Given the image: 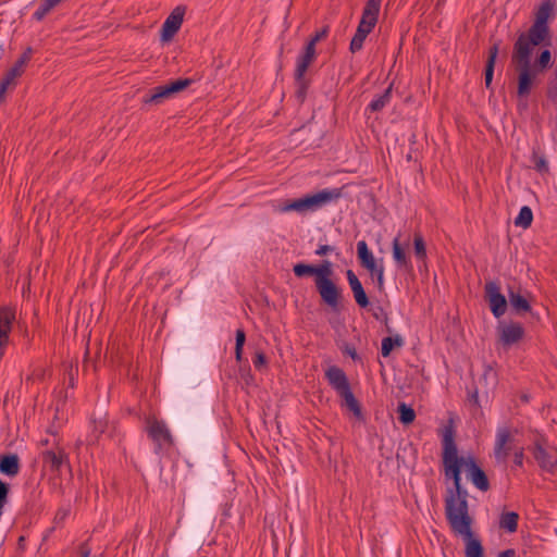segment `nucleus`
<instances>
[{
  "mask_svg": "<svg viewBox=\"0 0 557 557\" xmlns=\"http://www.w3.org/2000/svg\"><path fill=\"white\" fill-rule=\"evenodd\" d=\"M69 515V510L67 509H61L57 512V516H55V519L58 520H63L66 518V516Z\"/></svg>",
  "mask_w": 557,
  "mask_h": 557,
  "instance_id": "50",
  "label": "nucleus"
},
{
  "mask_svg": "<svg viewBox=\"0 0 557 557\" xmlns=\"http://www.w3.org/2000/svg\"><path fill=\"white\" fill-rule=\"evenodd\" d=\"M357 253L362 267H364L367 270L375 269V259L372 252L369 250L368 245L364 240L358 242Z\"/></svg>",
  "mask_w": 557,
  "mask_h": 557,
  "instance_id": "21",
  "label": "nucleus"
},
{
  "mask_svg": "<svg viewBox=\"0 0 557 557\" xmlns=\"http://www.w3.org/2000/svg\"><path fill=\"white\" fill-rule=\"evenodd\" d=\"M376 23L377 17L372 16V14H367L362 12L361 20L357 27L356 34L350 41L349 49L352 53L359 51L362 48V45L367 36L372 32Z\"/></svg>",
  "mask_w": 557,
  "mask_h": 557,
  "instance_id": "11",
  "label": "nucleus"
},
{
  "mask_svg": "<svg viewBox=\"0 0 557 557\" xmlns=\"http://www.w3.org/2000/svg\"><path fill=\"white\" fill-rule=\"evenodd\" d=\"M294 274L298 277L313 275L315 277V265L297 263L293 268Z\"/></svg>",
  "mask_w": 557,
  "mask_h": 557,
  "instance_id": "33",
  "label": "nucleus"
},
{
  "mask_svg": "<svg viewBox=\"0 0 557 557\" xmlns=\"http://www.w3.org/2000/svg\"><path fill=\"white\" fill-rule=\"evenodd\" d=\"M148 434L159 448L171 446L173 438L166 424L159 420L148 421Z\"/></svg>",
  "mask_w": 557,
  "mask_h": 557,
  "instance_id": "15",
  "label": "nucleus"
},
{
  "mask_svg": "<svg viewBox=\"0 0 557 557\" xmlns=\"http://www.w3.org/2000/svg\"><path fill=\"white\" fill-rule=\"evenodd\" d=\"M516 430L509 426H500L496 431L494 444V457L498 463H506L509 454L515 450Z\"/></svg>",
  "mask_w": 557,
  "mask_h": 557,
  "instance_id": "6",
  "label": "nucleus"
},
{
  "mask_svg": "<svg viewBox=\"0 0 557 557\" xmlns=\"http://www.w3.org/2000/svg\"><path fill=\"white\" fill-rule=\"evenodd\" d=\"M513 451V461L517 466L521 467L522 466V462H523V448H518Z\"/></svg>",
  "mask_w": 557,
  "mask_h": 557,
  "instance_id": "45",
  "label": "nucleus"
},
{
  "mask_svg": "<svg viewBox=\"0 0 557 557\" xmlns=\"http://www.w3.org/2000/svg\"><path fill=\"white\" fill-rule=\"evenodd\" d=\"M78 555H79V557H89L90 556V548L88 547V545L86 543H83L78 547Z\"/></svg>",
  "mask_w": 557,
  "mask_h": 557,
  "instance_id": "46",
  "label": "nucleus"
},
{
  "mask_svg": "<svg viewBox=\"0 0 557 557\" xmlns=\"http://www.w3.org/2000/svg\"><path fill=\"white\" fill-rule=\"evenodd\" d=\"M532 48L523 47L521 44L513 45L511 62L518 74L517 95L519 99H527L532 88L537 84L539 72L531 67Z\"/></svg>",
  "mask_w": 557,
  "mask_h": 557,
  "instance_id": "2",
  "label": "nucleus"
},
{
  "mask_svg": "<svg viewBox=\"0 0 557 557\" xmlns=\"http://www.w3.org/2000/svg\"><path fill=\"white\" fill-rule=\"evenodd\" d=\"M341 191L338 189L333 190H321L313 195H308L304 198L295 199L292 201H287L284 205L278 207V211L281 212H288V211H296V212H306V211H312L318 208H321L322 206L339 198Z\"/></svg>",
  "mask_w": 557,
  "mask_h": 557,
  "instance_id": "5",
  "label": "nucleus"
},
{
  "mask_svg": "<svg viewBox=\"0 0 557 557\" xmlns=\"http://www.w3.org/2000/svg\"><path fill=\"white\" fill-rule=\"evenodd\" d=\"M508 298H509V305H510L511 309L517 314H523L531 310V306H530L528 299L524 296H522L520 293L515 292L511 287L508 288Z\"/></svg>",
  "mask_w": 557,
  "mask_h": 557,
  "instance_id": "20",
  "label": "nucleus"
},
{
  "mask_svg": "<svg viewBox=\"0 0 557 557\" xmlns=\"http://www.w3.org/2000/svg\"><path fill=\"white\" fill-rule=\"evenodd\" d=\"M499 343L508 348L519 343L524 336V329L520 323L510 322L498 326Z\"/></svg>",
  "mask_w": 557,
  "mask_h": 557,
  "instance_id": "13",
  "label": "nucleus"
},
{
  "mask_svg": "<svg viewBox=\"0 0 557 557\" xmlns=\"http://www.w3.org/2000/svg\"><path fill=\"white\" fill-rule=\"evenodd\" d=\"M185 9L176 7L166 17L161 29V40L163 42L170 41L173 36L178 32L184 20Z\"/></svg>",
  "mask_w": 557,
  "mask_h": 557,
  "instance_id": "14",
  "label": "nucleus"
},
{
  "mask_svg": "<svg viewBox=\"0 0 557 557\" xmlns=\"http://www.w3.org/2000/svg\"><path fill=\"white\" fill-rule=\"evenodd\" d=\"M332 250V247L329 246V245H322L318 248V250L315 251V253L318 256H324L326 255L327 252H330Z\"/></svg>",
  "mask_w": 557,
  "mask_h": 557,
  "instance_id": "48",
  "label": "nucleus"
},
{
  "mask_svg": "<svg viewBox=\"0 0 557 557\" xmlns=\"http://www.w3.org/2000/svg\"><path fill=\"white\" fill-rule=\"evenodd\" d=\"M453 533L465 541V557H484V549L479 539L472 532L473 518L465 513L459 517L446 518Z\"/></svg>",
  "mask_w": 557,
  "mask_h": 557,
  "instance_id": "4",
  "label": "nucleus"
},
{
  "mask_svg": "<svg viewBox=\"0 0 557 557\" xmlns=\"http://www.w3.org/2000/svg\"><path fill=\"white\" fill-rule=\"evenodd\" d=\"M51 10L52 7L44 0L34 13V18H36L37 21H41Z\"/></svg>",
  "mask_w": 557,
  "mask_h": 557,
  "instance_id": "36",
  "label": "nucleus"
},
{
  "mask_svg": "<svg viewBox=\"0 0 557 557\" xmlns=\"http://www.w3.org/2000/svg\"><path fill=\"white\" fill-rule=\"evenodd\" d=\"M47 3H49L52 9L58 4L60 3L62 0H45Z\"/></svg>",
  "mask_w": 557,
  "mask_h": 557,
  "instance_id": "52",
  "label": "nucleus"
},
{
  "mask_svg": "<svg viewBox=\"0 0 557 557\" xmlns=\"http://www.w3.org/2000/svg\"><path fill=\"white\" fill-rule=\"evenodd\" d=\"M333 274L332 264L330 261H323L320 265H315L314 283L330 281Z\"/></svg>",
  "mask_w": 557,
  "mask_h": 557,
  "instance_id": "28",
  "label": "nucleus"
},
{
  "mask_svg": "<svg viewBox=\"0 0 557 557\" xmlns=\"http://www.w3.org/2000/svg\"><path fill=\"white\" fill-rule=\"evenodd\" d=\"M533 455L543 470L554 472L557 466V449L554 446H550L544 440H540L534 445Z\"/></svg>",
  "mask_w": 557,
  "mask_h": 557,
  "instance_id": "8",
  "label": "nucleus"
},
{
  "mask_svg": "<svg viewBox=\"0 0 557 557\" xmlns=\"http://www.w3.org/2000/svg\"><path fill=\"white\" fill-rule=\"evenodd\" d=\"M534 164H535V169L539 172H547L548 171V164L544 157L534 156Z\"/></svg>",
  "mask_w": 557,
  "mask_h": 557,
  "instance_id": "39",
  "label": "nucleus"
},
{
  "mask_svg": "<svg viewBox=\"0 0 557 557\" xmlns=\"http://www.w3.org/2000/svg\"><path fill=\"white\" fill-rule=\"evenodd\" d=\"M253 366L257 369H262L267 366V357L262 351H257L253 358Z\"/></svg>",
  "mask_w": 557,
  "mask_h": 557,
  "instance_id": "38",
  "label": "nucleus"
},
{
  "mask_svg": "<svg viewBox=\"0 0 557 557\" xmlns=\"http://www.w3.org/2000/svg\"><path fill=\"white\" fill-rule=\"evenodd\" d=\"M315 59V47H313L312 42H308L304 53L298 58L297 67L295 72V78L299 85V95L302 96L306 88L305 83V74L310 66V64Z\"/></svg>",
  "mask_w": 557,
  "mask_h": 557,
  "instance_id": "12",
  "label": "nucleus"
},
{
  "mask_svg": "<svg viewBox=\"0 0 557 557\" xmlns=\"http://www.w3.org/2000/svg\"><path fill=\"white\" fill-rule=\"evenodd\" d=\"M42 462L52 472H60L61 468L67 463V454L64 449L57 447L42 453Z\"/></svg>",
  "mask_w": 557,
  "mask_h": 557,
  "instance_id": "16",
  "label": "nucleus"
},
{
  "mask_svg": "<svg viewBox=\"0 0 557 557\" xmlns=\"http://www.w3.org/2000/svg\"><path fill=\"white\" fill-rule=\"evenodd\" d=\"M106 425L107 422L103 419H100L99 421H94V433L96 434V437H98L100 434L104 432Z\"/></svg>",
  "mask_w": 557,
  "mask_h": 557,
  "instance_id": "42",
  "label": "nucleus"
},
{
  "mask_svg": "<svg viewBox=\"0 0 557 557\" xmlns=\"http://www.w3.org/2000/svg\"><path fill=\"white\" fill-rule=\"evenodd\" d=\"M346 275H347V280H348L349 286L351 288V292L354 294V298H355L356 302L361 308L368 307V305H369L368 296L362 287L361 282L357 277V275L351 270H348L346 272Z\"/></svg>",
  "mask_w": 557,
  "mask_h": 557,
  "instance_id": "18",
  "label": "nucleus"
},
{
  "mask_svg": "<svg viewBox=\"0 0 557 557\" xmlns=\"http://www.w3.org/2000/svg\"><path fill=\"white\" fill-rule=\"evenodd\" d=\"M315 288L322 301L333 311H338L343 299L341 288L332 281L315 283Z\"/></svg>",
  "mask_w": 557,
  "mask_h": 557,
  "instance_id": "9",
  "label": "nucleus"
},
{
  "mask_svg": "<svg viewBox=\"0 0 557 557\" xmlns=\"http://www.w3.org/2000/svg\"><path fill=\"white\" fill-rule=\"evenodd\" d=\"M497 557H516V550L515 549H506L498 554Z\"/></svg>",
  "mask_w": 557,
  "mask_h": 557,
  "instance_id": "49",
  "label": "nucleus"
},
{
  "mask_svg": "<svg viewBox=\"0 0 557 557\" xmlns=\"http://www.w3.org/2000/svg\"><path fill=\"white\" fill-rule=\"evenodd\" d=\"M553 65L552 62V53L549 50L545 49L543 50L537 59L535 60L534 64H531V67L542 74L545 70L549 69Z\"/></svg>",
  "mask_w": 557,
  "mask_h": 557,
  "instance_id": "24",
  "label": "nucleus"
},
{
  "mask_svg": "<svg viewBox=\"0 0 557 557\" xmlns=\"http://www.w3.org/2000/svg\"><path fill=\"white\" fill-rule=\"evenodd\" d=\"M325 376L327 377L332 387L336 389L339 395L350 388L345 372L338 367L329 368L325 372Z\"/></svg>",
  "mask_w": 557,
  "mask_h": 557,
  "instance_id": "17",
  "label": "nucleus"
},
{
  "mask_svg": "<svg viewBox=\"0 0 557 557\" xmlns=\"http://www.w3.org/2000/svg\"><path fill=\"white\" fill-rule=\"evenodd\" d=\"M33 54V49L28 47L23 54L17 59L16 63L25 69L26 64L29 62Z\"/></svg>",
  "mask_w": 557,
  "mask_h": 557,
  "instance_id": "40",
  "label": "nucleus"
},
{
  "mask_svg": "<svg viewBox=\"0 0 557 557\" xmlns=\"http://www.w3.org/2000/svg\"><path fill=\"white\" fill-rule=\"evenodd\" d=\"M191 84V79H177L168 85L158 86L150 90V95L144 99L145 103L160 104L165 99L173 97L175 94L183 91Z\"/></svg>",
  "mask_w": 557,
  "mask_h": 557,
  "instance_id": "7",
  "label": "nucleus"
},
{
  "mask_svg": "<svg viewBox=\"0 0 557 557\" xmlns=\"http://www.w3.org/2000/svg\"><path fill=\"white\" fill-rule=\"evenodd\" d=\"M485 298L495 318H500L505 314L508 302L506 297L500 293V287L496 282H487L485 284Z\"/></svg>",
  "mask_w": 557,
  "mask_h": 557,
  "instance_id": "10",
  "label": "nucleus"
},
{
  "mask_svg": "<svg viewBox=\"0 0 557 557\" xmlns=\"http://www.w3.org/2000/svg\"><path fill=\"white\" fill-rule=\"evenodd\" d=\"M20 459L15 454L10 455H1L0 456V472L9 475L15 476L20 472Z\"/></svg>",
  "mask_w": 557,
  "mask_h": 557,
  "instance_id": "19",
  "label": "nucleus"
},
{
  "mask_svg": "<svg viewBox=\"0 0 557 557\" xmlns=\"http://www.w3.org/2000/svg\"><path fill=\"white\" fill-rule=\"evenodd\" d=\"M242 354H243V348L235 347V355H236L237 360L242 359Z\"/></svg>",
  "mask_w": 557,
  "mask_h": 557,
  "instance_id": "51",
  "label": "nucleus"
},
{
  "mask_svg": "<svg viewBox=\"0 0 557 557\" xmlns=\"http://www.w3.org/2000/svg\"><path fill=\"white\" fill-rule=\"evenodd\" d=\"M246 341V334L245 332L239 329L236 331V345L235 347L243 348Z\"/></svg>",
  "mask_w": 557,
  "mask_h": 557,
  "instance_id": "44",
  "label": "nucleus"
},
{
  "mask_svg": "<svg viewBox=\"0 0 557 557\" xmlns=\"http://www.w3.org/2000/svg\"><path fill=\"white\" fill-rule=\"evenodd\" d=\"M24 71L25 69L15 62L14 65L7 72V74L3 76L1 81L9 85L14 84V79L22 76Z\"/></svg>",
  "mask_w": 557,
  "mask_h": 557,
  "instance_id": "32",
  "label": "nucleus"
},
{
  "mask_svg": "<svg viewBox=\"0 0 557 557\" xmlns=\"http://www.w3.org/2000/svg\"><path fill=\"white\" fill-rule=\"evenodd\" d=\"M327 35V28H323L320 32H318L310 40L309 42L313 44V47H315L317 42L324 39Z\"/></svg>",
  "mask_w": 557,
  "mask_h": 557,
  "instance_id": "43",
  "label": "nucleus"
},
{
  "mask_svg": "<svg viewBox=\"0 0 557 557\" xmlns=\"http://www.w3.org/2000/svg\"><path fill=\"white\" fill-rule=\"evenodd\" d=\"M553 12V4L550 2H544L539 8L535 14V21L527 33H522L518 36L515 45L521 44L523 47L532 48L544 44L549 38V28L547 21Z\"/></svg>",
  "mask_w": 557,
  "mask_h": 557,
  "instance_id": "3",
  "label": "nucleus"
},
{
  "mask_svg": "<svg viewBox=\"0 0 557 557\" xmlns=\"http://www.w3.org/2000/svg\"><path fill=\"white\" fill-rule=\"evenodd\" d=\"M341 397L344 399L345 406L350 411H352L355 417L360 418L361 417V409H360V406L358 404V400L355 398V396H354L352 392L350 391V388H348L347 391L342 393Z\"/></svg>",
  "mask_w": 557,
  "mask_h": 557,
  "instance_id": "27",
  "label": "nucleus"
},
{
  "mask_svg": "<svg viewBox=\"0 0 557 557\" xmlns=\"http://www.w3.org/2000/svg\"><path fill=\"white\" fill-rule=\"evenodd\" d=\"M10 85L0 81V103L4 100L5 91Z\"/></svg>",
  "mask_w": 557,
  "mask_h": 557,
  "instance_id": "47",
  "label": "nucleus"
},
{
  "mask_svg": "<svg viewBox=\"0 0 557 557\" xmlns=\"http://www.w3.org/2000/svg\"><path fill=\"white\" fill-rule=\"evenodd\" d=\"M519 515L513 511L503 512L499 519V528L510 533L517 531Z\"/></svg>",
  "mask_w": 557,
  "mask_h": 557,
  "instance_id": "23",
  "label": "nucleus"
},
{
  "mask_svg": "<svg viewBox=\"0 0 557 557\" xmlns=\"http://www.w3.org/2000/svg\"><path fill=\"white\" fill-rule=\"evenodd\" d=\"M381 2L382 0H368L362 12L379 18Z\"/></svg>",
  "mask_w": 557,
  "mask_h": 557,
  "instance_id": "35",
  "label": "nucleus"
},
{
  "mask_svg": "<svg viewBox=\"0 0 557 557\" xmlns=\"http://www.w3.org/2000/svg\"><path fill=\"white\" fill-rule=\"evenodd\" d=\"M499 50V42H495L488 52V58L485 66V86L488 88L493 81L494 66Z\"/></svg>",
  "mask_w": 557,
  "mask_h": 557,
  "instance_id": "22",
  "label": "nucleus"
},
{
  "mask_svg": "<svg viewBox=\"0 0 557 557\" xmlns=\"http://www.w3.org/2000/svg\"><path fill=\"white\" fill-rule=\"evenodd\" d=\"M413 246L416 257L423 261L426 258V249L423 237L420 234L414 236Z\"/></svg>",
  "mask_w": 557,
  "mask_h": 557,
  "instance_id": "34",
  "label": "nucleus"
},
{
  "mask_svg": "<svg viewBox=\"0 0 557 557\" xmlns=\"http://www.w3.org/2000/svg\"><path fill=\"white\" fill-rule=\"evenodd\" d=\"M371 272V274L373 276L376 277V282H377V287L379 289H383V284H384V269L383 267H379L377 264H375V269L374 270H369Z\"/></svg>",
  "mask_w": 557,
  "mask_h": 557,
  "instance_id": "37",
  "label": "nucleus"
},
{
  "mask_svg": "<svg viewBox=\"0 0 557 557\" xmlns=\"http://www.w3.org/2000/svg\"><path fill=\"white\" fill-rule=\"evenodd\" d=\"M532 220H533L532 210L529 207L524 206L520 209V212L515 220V225L520 226L522 228H528L531 225Z\"/></svg>",
  "mask_w": 557,
  "mask_h": 557,
  "instance_id": "30",
  "label": "nucleus"
},
{
  "mask_svg": "<svg viewBox=\"0 0 557 557\" xmlns=\"http://www.w3.org/2000/svg\"><path fill=\"white\" fill-rule=\"evenodd\" d=\"M442 457L445 476L454 481V487L447 490L445 497V516L446 518L459 517L460 513L471 516L467 500L468 491L461 485V472L463 471L467 479L482 492L490 490L487 475L478 466L473 457L458 456V449L454 441V432L451 429H447L443 435Z\"/></svg>",
  "mask_w": 557,
  "mask_h": 557,
  "instance_id": "1",
  "label": "nucleus"
},
{
  "mask_svg": "<svg viewBox=\"0 0 557 557\" xmlns=\"http://www.w3.org/2000/svg\"><path fill=\"white\" fill-rule=\"evenodd\" d=\"M392 97V87H388L384 90L382 95L371 101L369 108L371 111L376 112L381 111L391 100Z\"/></svg>",
  "mask_w": 557,
  "mask_h": 557,
  "instance_id": "29",
  "label": "nucleus"
},
{
  "mask_svg": "<svg viewBox=\"0 0 557 557\" xmlns=\"http://www.w3.org/2000/svg\"><path fill=\"white\" fill-rule=\"evenodd\" d=\"M404 339L400 335L389 336L382 339L381 354L383 357H388L394 347H401Z\"/></svg>",
  "mask_w": 557,
  "mask_h": 557,
  "instance_id": "25",
  "label": "nucleus"
},
{
  "mask_svg": "<svg viewBox=\"0 0 557 557\" xmlns=\"http://www.w3.org/2000/svg\"><path fill=\"white\" fill-rule=\"evenodd\" d=\"M393 258L399 267L409 268V260L398 237L393 240Z\"/></svg>",
  "mask_w": 557,
  "mask_h": 557,
  "instance_id": "26",
  "label": "nucleus"
},
{
  "mask_svg": "<svg viewBox=\"0 0 557 557\" xmlns=\"http://www.w3.org/2000/svg\"><path fill=\"white\" fill-rule=\"evenodd\" d=\"M397 411L399 413V417H398L399 421L403 424L408 425L414 421V418H416L414 410L411 407L407 406L405 403H400L398 405Z\"/></svg>",
  "mask_w": 557,
  "mask_h": 557,
  "instance_id": "31",
  "label": "nucleus"
},
{
  "mask_svg": "<svg viewBox=\"0 0 557 557\" xmlns=\"http://www.w3.org/2000/svg\"><path fill=\"white\" fill-rule=\"evenodd\" d=\"M9 496V484L0 480V503L7 504Z\"/></svg>",
  "mask_w": 557,
  "mask_h": 557,
  "instance_id": "41",
  "label": "nucleus"
}]
</instances>
